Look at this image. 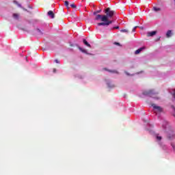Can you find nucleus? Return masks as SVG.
<instances>
[{
  "label": "nucleus",
  "mask_w": 175,
  "mask_h": 175,
  "mask_svg": "<svg viewBox=\"0 0 175 175\" xmlns=\"http://www.w3.org/2000/svg\"><path fill=\"white\" fill-rule=\"evenodd\" d=\"M143 50H144V48H139V49H137V51H135V54L137 55V54H140V53H142V51H143Z\"/></svg>",
  "instance_id": "obj_11"
},
{
  "label": "nucleus",
  "mask_w": 175,
  "mask_h": 175,
  "mask_svg": "<svg viewBox=\"0 0 175 175\" xmlns=\"http://www.w3.org/2000/svg\"><path fill=\"white\" fill-rule=\"evenodd\" d=\"M119 28H120V27L116 26V27H113V29H119Z\"/></svg>",
  "instance_id": "obj_25"
},
{
  "label": "nucleus",
  "mask_w": 175,
  "mask_h": 175,
  "mask_svg": "<svg viewBox=\"0 0 175 175\" xmlns=\"http://www.w3.org/2000/svg\"><path fill=\"white\" fill-rule=\"evenodd\" d=\"M37 31H38V32H39V33H42V31H40V29H38Z\"/></svg>",
  "instance_id": "obj_26"
},
{
  "label": "nucleus",
  "mask_w": 175,
  "mask_h": 175,
  "mask_svg": "<svg viewBox=\"0 0 175 175\" xmlns=\"http://www.w3.org/2000/svg\"><path fill=\"white\" fill-rule=\"evenodd\" d=\"M104 69L105 70H108V72H110L111 73H116V75H118V71L116 70H107V68H104Z\"/></svg>",
  "instance_id": "obj_14"
},
{
  "label": "nucleus",
  "mask_w": 175,
  "mask_h": 175,
  "mask_svg": "<svg viewBox=\"0 0 175 175\" xmlns=\"http://www.w3.org/2000/svg\"><path fill=\"white\" fill-rule=\"evenodd\" d=\"M14 3L17 5V6H18V8H21V4L18 3V2L17 1H14Z\"/></svg>",
  "instance_id": "obj_17"
},
{
  "label": "nucleus",
  "mask_w": 175,
  "mask_h": 175,
  "mask_svg": "<svg viewBox=\"0 0 175 175\" xmlns=\"http://www.w3.org/2000/svg\"><path fill=\"white\" fill-rule=\"evenodd\" d=\"M48 16H49L51 18H54V13L53 12V11H49Z\"/></svg>",
  "instance_id": "obj_12"
},
{
  "label": "nucleus",
  "mask_w": 175,
  "mask_h": 175,
  "mask_svg": "<svg viewBox=\"0 0 175 175\" xmlns=\"http://www.w3.org/2000/svg\"><path fill=\"white\" fill-rule=\"evenodd\" d=\"M170 146L172 148V151L175 152V142H171Z\"/></svg>",
  "instance_id": "obj_15"
},
{
  "label": "nucleus",
  "mask_w": 175,
  "mask_h": 175,
  "mask_svg": "<svg viewBox=\"0 0 175 175\" xmlns=\"http://www.w3.org/2000/svg\"><path fill=\"white\" fill-rule=\"evenodd\" d=\"M151 106L153 109V111L157 117H161L162 114H165V109L163 107H161L157 104L152 103Z\"/></svg>",
  "instance_id": "obj_3"
},
{
  "label": "nucleus",
  "mask_w": 175,
  "mask_h": 175,
  "mask_svg": "<svg viewBox=\"0 0 175 175\" xmlns=\"http://www.w3.org/2000/svg\"><path fill=\"white\" fill-rule=\"evenodd\" d=\"M174 4L175 5V0H173Z\"/></svg>",
  "instance_id": "obj_28"
},
{
  "label": "nucleus",
  "mask_w": 175,
  "mask_h": 175,
  "mask_svg": "<svg viewBox=\"0 0 175 175\" xmlns=\"http://www.w3.org/2000/svg\"><path fill=\"white\" fill-rule=\"evenodd\" d=\"M64 5H65V6H66V8H67L68 9H69V2L65 1Z\"/></svg>",
  "instance_id": "obj_18"
},
{
  "label": "nucleus",
  "mask_w": 175,
  "mask_h": 175,
  "mask_svg": "<svg viewBox=\"0 0 175 175\" xmlns=\"http://www.w3.org/2000/svg\"><path fill=\"white\" fill-rule=\"evenodd\" d=\"M78 49H79V50H80L81 51V53H83L84 54L90 55V53H88V51L86 49H83L81 46H78Z\"/></svg>",
  "instance_id": "obj_8"
},
{
  "label": "nucleus",
  "mask_w": 175,
  "mask_h": 175,
  "mask_svg": "<svg viewBox=\"0 0 175 175\" xmlns=\"http://www.w3.org/2000/svg\"><path fill=\"white\" fill-rule=\"evenodd\" d=\"M120 32H124V33H128V29H122V30H120Z\"/></svg>",
  "instance_id": "obj_20"
},
{
  "label": "nucleus",
  "mask_w": 175,
  "mask_h": 175,
  "mask_svg": "<svg viewBox=\"0 0 175 175\" xmlns=\"http://www.w3.org/2000/svg\"><path fill=\"white\" fill-rule=\"evenodd\" d=\"M100 10H98V11H96V12H94V13H93V14H94V16H98V13H100Z\"/></svg>",
  "instance_id": "obj_19"
},
{
  "label": "nucleus",
  "mask_w": 175,
  "mask_h": 175,
  "mask_svg": "<svg viewBox=\"0 0 175 175\" xmlns=\"http://www.w3.org/2000/svg\"><path fill=\"white\" fill-rule=\"evenodd\" d=\"M55 64H59V60L56 59H55Z\"/></svg>",
  "instance_id": "obj_24"
},
{
  "label": "nucleus",
  "mask_w": 175,
  "mask_h": 175,
  "mask_svg": "<svg viewBox=\"0 0 175 175\" xmlns=\"http://www.w3.org/2000/svg\"><path fill=\"white\" fill-rule=\"evenodd\" d=\"M83 43H84V44H85V46H87L88 47H91V44H90L88 43V42H87V40H83Z\"/></svg>",
  "instance_id": "obj_16"
},
{
  "label": "nucleus",
  "mask_w": 175,
  "mask_h": 175,
  "mask_svg": "<svg viewBox=\"0 0 175 175\" xmlns=\"http://www.w3.org/2000/svg\"><path fill=\"white\" fill-rule=\"evenodd\" d=\"M152 10L154 12H155L156 13H158V12H161V10H162V9L161 8H159V7L154 6L152 8Z\"/></svg>",
  "instance_id": "obj_9"
},
{
  "label": "nucleus",
  "mask_w": 175,
  "mask_h": 175,
  "mask_svg": "<svg viewBox=\"0 0 175 175\" xmlns=\"http://www.w3.org/2000/svg\"><path fill=\"white\" fill-rule=\"evenodd\" d=\"M70 6H71V8H72L73 9H75L76 8V5H75L74 3L70 4Z\"/></svg>",
  "instance_id": "obj_22"
},
{
  "label": "nucleus",
  "mask_w": 175,
  "mask_h": 175,
  "mask_svg": "<svg viewBox=\"0 0 175 175\" xmlns=\"http://www.w3.org/2000/svg\"><path fill=\"white\" fill-rule=\"evenodd\" d=\"M154 35H157L156 31L148 32V36H154Z\"/></svg>",
  "instance_id": "obj_10"
},
{
  "label": "nucleus",
  "mask_w": 175,
  "mask_h": 175,
  "mask_svg": "<svg viewBox=\"0 0 175 175\" xmlns=\"http://www.w3.org/2000/svg\"><path fill=\"white\" fill-rule=\"evenodd\" d=\"M80 79H84V77H80Z\"/></svg>",
  "instance_id": "obj_27"
},
{
  "label": "nucleus",
  "mask_w": 175,
  "mask_h": 175,
  "mask_svg": "<svg viewBox=\"0 0 175 175\" xmlns=\"http://www.w3.org/2000/svg\"><path fill=\"white\" fill-rule=\"evenodd\" d=\"M136 28H137V27H135L132 29V32H135Z\"/></svg>",
  "instance_id": "obj_23"
},
{
  "label": "nucleus",
  "mask_w": 175,
  "mask_h": 175,
  "mask_svg": "<svg viewBox=\"0 0 175 175\" xmlns=\"http://www.w3.org/2000/svg\"><path fill=\"white\" fill-rule=\"evenodd\" d=\"M173 35H174L173 31H172V30H168L167 31V33H165L166 38H172V36H173Z\"/></svg>",
  "instance_id": "obj_7"
},
{
  "label": "nucleus",
  "mask_w": 175,
  "mask_h": 175,
  "mask_svg": "<svg viewBox=\"0 0 175 175\" xmlns=\"http://www.w3.org/2000/svg\"><path fill=\"white\" fill-rule=\"evenodd\" d=\"M156 141L159 144L160 147L163 148V150H166L167 148V146L163 144L162 142V136H161L159 134L156 135Z\"/></svg>",
  "instance_id": "obj_5"
},
{
  "label": "nucleus",
  "mask_w": 175,
  "mask_h": 175,
  "mask_svg": "<svg viewBox=\"0 0 175 175\" xmlns=\"http://www.w3.org/2000/svg\"><path fill=\"white\" fill-rule=\"evenodd\" d=\"M157 92L154 90H148L145 92H144V95H148L149 96H151L152 98H154V99H156L157 100H159L161 99V97L158 96H154L157 95Z\"/></svg>",
  "instance_id": "obj_4"
},
{
  "label": "nucleus",
  "mask_w": 175,
  "mask_h": 175,
  "mask_svg": "<svg viewBox=\"0 0 175 175\" xmlns=\"http://www.w3.org/2000/svg\"><path fill=\"white\" fill-rule=\"evenodd\" d=\"M125 75H126V76H133V75L129 74V72H128L127 71H124Z\"/></svg>",
  "instance_id": "obj_21"
},
{
  "label": "nucleus",
  "mask_w": 175,
  "mask_h": 175,
  "mask_svg": "<svg viewBox=\"0 0 175 175\" xmlns=\"http://www.w3.org/2000/svg\"><path fill=\"white\" fill-rule=\"evenodd\" d=\"M105 14L106 15H96V21H98L100 20V21H103L102 23H97V25H98V27H100L101 25H110V24H113V21H109V18H111V17L114 16V11L111 10L110 8H108L105 10Z\"/></svg>",
  "instance_id": "obj_1"
},
{
  "label": "nucleus",
  "mask_w": 175,
  "mask_h": 175,
  "mask_svg": "<svg viewBox=\"0 0 175 175\" xmlns=\"http://www.w3.org/2000/svg\"><path fill=\"white\" fill-rule=\"evenodd\" d=\"M105 83L107 87V88H114L116 87V85L111 81L110 79H105Z\"/></svg>",
  "instance_id": "obj_6"
},
{
  "label": "nucleus",
  "mask_w": 175,
  "mask_h": 175,
  "mask_svg": "<svg viewBox=\"0 0 175 175\" xmlns=\"http://www.w3.org/2000/svg\"><path fill=\"white\" fill-rule=\"evenodd\" d=\"M12 17L14 20H18L20 15L18 14H13Z\"/></svg>",
  "instance_id": "obj_13"
},
{
  "label": "nucleus",
  "mask_w": 175,
  "mask_h": 175,
  "mask_svg": "<svg viewBox=\"0 0 175 175\" xmlns=\"http://www.w3.org/2000/svg\"><path fill=\"white\" fill-rule=\"evenodd\" d=\"M161 125V130L163 131V132H170L167 135V138L170 140H173L175 139V133L173 132V131H172V126L169 122L165 120H162Z\"/></svg>",
  "instance_id": "obj_2"
}]
</instances>
